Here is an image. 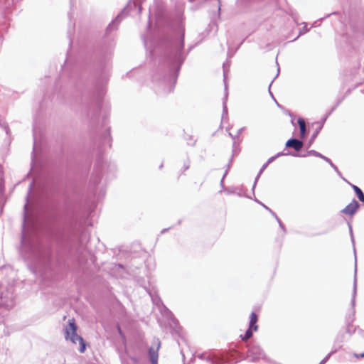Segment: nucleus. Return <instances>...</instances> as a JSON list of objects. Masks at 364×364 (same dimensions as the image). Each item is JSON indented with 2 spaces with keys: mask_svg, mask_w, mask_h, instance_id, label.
Wrapping results in <instances>:
<instances>
[{
  "mask_svg": "<svg viewBox=\"0 0 364 364\" xmlns=\"http://www.w3.org/2000/svg\"><path fill=\"white\" fill-rule=\"evenodd\" d=\"M112 53L113 48L111 46L102 48L97 51L93 63L95 77L93 87L90 90H85L80 97L81 113L89 123L94 134V143L97 146L100 152H102L107 146L110 148L112 142L108 118L103 116L100 122V112L109 77Z\"/></svg>",
  "mask_w": 364,
  "mask_h": 364,
  "instance_id": "nucleus-1",
  "label": "nucleus"
},
{
  "mask_svg": "<svg viewBox=\"0 0 364 364\" xmlns=\"http://www.w3.org/2000/svg\"><path fill=\"white\" fill-rule=\"evenodd\" d=\"M184 28L179 25L178 31L173 35H164L150 50L152 58L159 55L160 73L153 76V80L159 81L164 93L172 92L175 88L182 65L194 46L184 50Z\"/></svg>",
  "mask_w": 364,
  "mask_h": 364,
  "instance_id": "nucleus-2",
  "label": "nucleus"
},
{
  "mask_svg": "<svg viewBox=\"0 0 364 364\" xmlns=\"http://www.w3.org/2000/svg\"><path fill=\"white\" fill-rule=\"evenodd\" d=\"M34 186V181H33L28 186V193L26 196V203L23 206V222H22V232L21 239L20 253L25 259H30L35 257L38 255V250L36 244L33 240L26 235V227L28 220L29 215V201L30 196L32 193Z\"/></svg>",
  "mask_w": 364,
  "mask_h": 364,
  "instance_id": "nucleus-3",
  "label": "nucleus"
},
{
  "mask_svg": "<svg viewBox=\"0 0 364 364\" xmlns=\"http://www.w3.org/2000/svg\"><path fill=\"white\" fill-rule=\"evenodd\" d=\"M106 170V179L114 176L116 171V166L114 164H108L105 162L101 156H98L96 159L92 174L90 178V187L92 191L95 192L97 186L99 185L102 181Z\"/></svg>",
  "mask_w": 364,
  "mask_h": 364,
  "instance_id": "nucleus-4",
  "label": "nucleus"
},
{
  "mask_svg": "<svg viewBox=\"0 0 364 364\" xmlns=\"http://www.w3.org/2000/svg\"><path fill=\"white\" fill-rule=\"evenodd\" d=\"M62 183V176L60 170H55L46 176L42 184V193L53 195L56 193Z\"/></svg>",
  "mask_w": 364,
  "mask_h": 364,
  "instance_id": "nucleus-5",
  "label": "nucleus"
},
{
  "mask_svg": "<svg viewBox=\"0 0 364 364\" xmlns=\"http://www.w3.org/2000/svg\"><path fill=\"white\" fill-rule=\"evenodd\" d=\"M65 337L66 340H70L73 343H79L80 348L79 351L84 353L86 349L85 343L81 336L77 333V326L75 323V320L70 319L68 321V325L65 328Z\"/></svg>",
  "mask_w": 364,
  "mask_h": 364,
  "instance_id": "nucleus-6",
  "label": "nucleus"
},
{
  "mask_svg": "<svg viewBox=\"0 0 364 364\" xmlns=\"http://www.w3.org/2000/svg\"><path fill=\"white\" fill-rule=\"evenodd\" d=\"M14 290L13 284H0V307H4L7 309L14 307L15 305Z\"/></svg>",
  "mask_w": 364,
  "mask_h": 364,
  "instance_id": "nucleus-7",
  "label": "nucleus"
},
{
  "mask_svg": "<svg viewBox=\"0 0 364 364\" xmlns=\"http://www.w3.org/2000/svg\"><path fill=\"white\" fill-rule=\"evenodd\" d=\"M245 348H247V358L250 360L256 362L262 359L266 362L269 361V358L265 355L264 350L257 342L252 341L250 343H247Z\"/></svg>",
  "mask_w": 364,
  "mask_h": 364,
  "instance_id": "nucleus-8",
  "label": "nucleus"
},
{
  "mask_svg": "<svg viewBox=\"0 0 364 364\" xmlns=\"http://www.w3.org/2000/svg\"><path fill=\"white\" fill-rule=\"evenodd\" d=\"M198 358L209 363L210 364H230L223 356L218 358L215 355L204 352L198 355Z\"/></svg>",
  "mask_w": 364,
  "mask_h": 364,
  "instance_id": "nucleus-9",
  "label": "nucleus"
},
{
  "mask_svg": "<svg viewBox=\"0 0 364 364\" xmlns=\"http://www.w3.org/2000/svg\"><path fill=\"white\" fill-rule=\"evenodd\" d=\"M154 345L148 349V356L151 364H158L159 350L161 347V341L159 338L154 340Z\"/></svg>",
  "mask_w": 364,
  "mask_h": 364,
  "instance_id": "nucleus-10",
  "label": "nucleus"
},
{
  "mask_svg": "<svg viewBox=\"0 0 364 364\" xmlns=\"http://www.w3.org/2000/svg\"><path fill=\"white\" fill-rule=\"evenodd\" d=\"M345 340V333H339L338 336H336L335 339V345L338 344V348H336L334 350H331L318 364H325L330 357L336 353L339 348H341V346L340 345L341 343H343Z\"/></svg>",
  "mask_w": 364,
  "mask_h": 364,
  "instance_id": "nucleus-11",
  "label": "nucleus"
},
{
  "mask_svg": "<svg viewBox=\"0 0 364 364\" xmlns=\"http://www.w3.org/2000/svg\"><path fill=\"white\" fill-rule=\"evenodd\" d=\"M225 63H223V76H224V85H225V93L224 98L223 102V116L222 119H224L228 116V107H227V100L228 96V83L226 81V72L225 70Z\"/></svg>",
  "mask_w": 364,
  "mask_h": 364,
  "instance_id": "nucleus-12",
  "label": "nucleus"
},
{
  "mask_svg": "<svg viewBox=\"0 0 364 364\" xmlns=\"http://www.w3.org/2000/svg\"><path fill=\"white\" fill-rule=\"evenodd\" d=\"M303 146H304L303 141L296 138H294V137H291L289 139H288L285 144L286 148L294 149L295 151V153H297L299 151H301Z\"/></svg>",
  "mask_w": 364,
  "mask_h": 364,
  "instance_id": "nucleus-13",
  "label": "nucleus"
},
{
  "mask_svg": "<svg viewBox=\"0 0 364 364\" xmlns=\"http://www.w3.org/2000/svg\"><path fill=\"white\" fill-rule=\"evenodd\" d=\"M359 208V203L355 199H353V200L341 210V213L348 215H353Z\"/></svg>",
  "mask_w": 364,
  "mask_h": 364,
  "instance_id": "nucleus-14",
  "label": "nucleus"
},
{
  "mask_svg": "<svg viewBox=\"0 0 364 364\" xmlns=\"http://www.w3.org/2000/svg\"><path fill=\"white\" fill-rule=\"evenodd\" d=\"M124 11H122L114 19H113L107 26L106 28V33H109L112 32V31L117 29V26L121 22L122 18H124Z\"/></svg>",
  "mask_w": 364,
  "mask_h": 364,
  "instance_id": "nucleus-15",
  "label": "nucleus"
},
{
  "mask_svg": "<svg viewBox=\"0 0 364 364\" xmlns=\"http://www.w3.org/2000/svg\"><path fill=\"white\" fill-rule=\"evenodd\" d=\"M291 156H294V157H304V158L307 157L309 156H316V157H318V158L322 157V154L321 153H319L317 151L314 150V149L307 151L306 154L293 153V154H291Z\"/></svg>",
  "mask_w": 364,
  "mask_h": 364,
  "instance_id": "nucleus-16",
  "label": "nucleus"
},
{
  "mask_svg": "<svg viewBox=\"0 0 364 364\" xmlns=\"http://www.w3.org/2000/svg\"><path fill=\"white\" fill-rule=\"evenodd\" d=\"M36 132H33V153L31 156V169H34L37 166V157L36 155Z\"/></svg>",
  "mask_w": 364,
  "mask_h": 364,
  "instance_id": "nucleus-17",
  "label": "nucleus"
},
{
  "mask_svg": "<svg viewBox=\"0 0 364 364\" xmlns=\"http://www.w3.org/2000/svg\"><path fill=\"white\" fill-rule=\"evenodd\" d=\"M255 331L253 328H251V327L249 326L245 333L243 335H240V338L245 346L247 345V343L250 342L248 340L252 336Z\"/></svg>",
  "mask_w": 364,
  "mask_h": 364,
  "instance_id": "nucleus-18",
  "label": "nucleus"
},
{
  "mask_svg": "<svg viewBox=\"0 0 364 364\" xmlns=\"http://www.w3.org/2000/svg\"><path fill=\"white\" fill-rule=\"evenodd\" d=\"M69 21H70V22H69L68 28V37L70 40L69 45L71 46L73 43L72 38L75 33V23L72 22L71 16L70 14H69Z\"/></svg>",
  "mask_w": 364,
  "mask_h": 364,
  "instance_id": "nucleus-19",
  "label": "nucleus"
},
{
  "mask_svg": "<svg viewBox=\"0 0 364 364\" xmlns=\"http://www.w3.org/2000/svg\"><path fill=\"white\" fill-rule=\"evenodd\" d=\"M348 183L351 186V188L353 189L356 196L359 199L360 201L364 203V193L363 191L357 186L350 183V182L347 181Z\"/></svg>",
  "mask_w": 364,
  "mask_h": 364,
  "instance_id": "nucleus-20",
  "label": "nucleus"
},
{
  "mask_svg": "<svg viewBox=\"0 0 364 364\" xmlns=\"http://www.w3.org/2000/svg\"><path fill=\"white\" fill-rule=\"evenodd\" d=\"M258 321V316L255 312H252L250 316V323L249 326L253 328L255 331L258 330V325L257 324Z\"/></svg>",
  "mask_w": 364,
  "mask_h": 364,
  "instance_id": "nucleus-21",
  "label": "nucleus"
},
{
  "mask_svg": "<svg viewBox=\"0 0 364 364\" xmlns=\"http://www.w3.org/2000/svg\"><path fill=\"white\" fill-rule=\"evenodd\" d=\"M322 128H323V125L319 124L318 127L316 129V130L311 134V136L308 141L307 148H309L313 144V143L314 142L315 139H316L317 136L318 135V134L321 132Z\"/></svg>",
  "mask_w": 364,
  "mask_h": 364,
  "instance_id": "nucleus-22",
  "label": "nucleus"
},
{
  "mask_svg": "<svg viewBox=\"0 0 364 364\" xmlns=\"http://www.w3.org/2000/svg\"><path fill=\"white\" fill-rule=\"evenodd\" d=\"M297 123L300 129V135L302 139H304L306 136V123L303 118L299 117L298 119Z\"/></svg>",
  "mask_w": 364,
  "mask_h": 364,
  "instance_id": "nucleus-23",
  "label": "nucleus"
},
{
  "mask_svg": "<svg viewBox=\"0 0 364 364\" xmlns=\"http://www.w3.org/2000/svg\"><path fill=\"white\" fill-rule=\"evenodd\" d=\"M356 294H357V282H356V277H355L354 282H353L352 299H351V304H352L353 308H354V306L355 305Z\"/></svg>",
  "mask_w": 364,
  "mask_h": 364,
  "instance_id": "nucleus-24",
  "label": "nucleus"
},
{
  "mask_svg": "<svg viewBox=\"0 0 364 364\" xmlns=\"http://www.w3.org/2000/svg\"><path fill=\"white\" fill-rule=\"evenodd\" d=\"M268 165L269 164H267V163L264 164L262 165V166L261 167L260 170L259 171V173H258L257 176L255 178V182H254V184H253V186H252V191L253 192H254L255 188L256 186V184H257L258 178H259V176L262 173V172L267 168Z\"/></svg>",
  "mask_w": 364,
  "mask_h": 364,
  "instance_id": "nucleus-25",
  "label": "nucleus"
},
{
  "mask_svg": "<svg viewBox=\"0 0 364 364\" xmlns=\"http://www.w3.org/2000/svg\"><path fill=\"white\" fill-rule=\"evenodd\" d=\"M185 140L187 141L188 145L194 146L196 143V140L193 139V136L190 134H185Z\"/></svg>",
  "mask_w": 364,
  "mask_h": 364,
  "instance_id": "nucleus-26",
  "label": "nucleus"
},
{
  "mask_svg": "<svg viewBox=\"0 0 364 364\" xmlns=\"http://www.w3.org/2000/svg\"><path fill=\"white\" fill-rule=\"evenodd\" d=\"M165 316L167 317H170L172 319L173 323L176 325L178 323V321L176 318L173 317V314L171 311L167 309L165 306H164Z\"/></svg>",
  "mask_w": 364,
  "mask_h": 364,
  "instance_id": "nucleus-27",
  "label": "nucleus"
},
{
  "mask_svg": "<svg viewBox=\"0 0 364 364\" xmlns=\"http://www.w3.org/2000/svg\"><path fill=\"white\" fill-rule=\"evenodd\" d=\"M233 158L232 156L230 157V159H229V161H228V164H227L226 166V169L225 171V173L223 174V178H225L226 177V176L228 175V171L232 164V161H233Z\"/></svg>",
  "mask_w": 364,
  "mask_h": 364,
  "instance_id": "nucleus-28",
  "label": "nucleus"
},
{
  "mask_svg": "<svg viewBox=\"0 0 364 364\" xmlns=\"http://www.w3.org/2000/svg\"><path fill=\"white\" fill-rule=\"evenodd\" d=\"M240 152V149L237 148L236 146V142L235 141H233L232 144V157L237 156Z\"/></svg>",
  "mask_w": 364,
  "mask_h": 364,
  "instance_id": "nucleus-29",
  "label": "nucleus"
},
{
  "mask_svg": "<svg viewBox=\"0 0 364 364\" xmlns=\"http://www.w3.org/2000/svg\"><path fill=\"white\" fill-rule=\"evenodd\" d=\"M348 228H349V232H350V235L351 242L354 245L355 240H354V236H353L352 225H351V224L350 223H348Z\"/></svg>",
  "mask_w": 364,
  "mask_h": 364,
  "instance_id": "nucleus-30",
  "label": "nucleus"
},
{
  "mask_svg": "<svg viewBox=\"0 0 364 364\" xmlns=\"http://www.w3.org/2000/svg\"><path fill=\"white\" fill-rule=\"evenodd\" d=\"M279 68H278V69H277V73L275 77L272 80V82H270V84L269 85V93L271 95V97L274 99V100H275V98H274L273 94L272 93V92L270 91V87H271L272 84L273 83L274 80L279 75Z\"/></svg>",
  "mask_w": 364,
  "mask_h": 364,
  "instance_id": "nucleus-31",
  "label": "nucleus"
},
{
  "mask_svg": "<svg viewBox=\"0 0 364 364\" xmlns=\"http://www.w3.org/2000/svg\"><path fill=\"white\" fill-rule=\"evenodd\" d=\"M276 220L277 221L280 228L285 233L287 232V230H286L284 225L282 223V220L279 219V218H278Z\"/></svg>",
  "mask_w": 364,
  "mask_h": 364,
  "instance_id": "nucleus-32",
  "label": "nucleus"
},
{
  "mask_svg": "<svg viewBox=\"0 0 364 364\" xmlns=\"http://www.w3.org/2000/svg\"><path fill=\"white\" fill-rule=\"evenodd\" d=\"M352 327H353L352 325L348 323V326H347V328H346L345 333H348L350 336L352 335L355 332V330H353V331L351 330Z\"/></svg>",
  "mask_w": 364,
  "mask_h": 364,
  "instance_id": "nucleus-33",
  "label": "nucleus"
},
{
  "mask_svg": "<svg viewBox=\"0 0 364 364\" xmlns=\"http://www.w3.org/2000/svg\"><path fill=\"white\" fill-rule=\"evenodd\" d=\"M14 0H11L13 2ZM11 0H0V4H2L5 8H7L10 5Z\"/></svg>",
  "mask_w": 364,
  "mask_h": 364,
  "instance_id": "nucleus-34",
  "label": "nucleus"
},
{
  "mask_svg": "<svg viewBox=\"0 0 364 364\" xmlns=\"http://www.w3.org/2000/svg\"><path fill=\"white\" fill-rule=\"evenodd\" d=\"M294 152H284V151H280V152H278L277 154H275L277 159L279 156H288V155H290L291 156V154H293Z\"/></svg>",
  "mask_w": 364,
  "mask_h": 364,
  "instance_id": "nucleus-35",
  "label": "nucleus"
},
{
  "mask_svg": "<svg viewBox=\"0 0 364 364\" xmlns=\"http://www.w3.org/2000/svg\"><path fill=\"white\" fill-rule=\"evenodd\" d=\"M309 31V28L307 27V25L305 24L304 26L300 30L299 35H303L307 33Z\"/></svg>",
  "mask_w": 364,
  "mask_h": 364,
  "instance_id": "nucleus-36",
  "label": "nucleus"
},
{
  "mask_svg": "<svg viewBox=\"0 0 364 364\" xmlns=\"http://www.w3.org/2000/svg\"><path fill=\"white\" fill-rule=\"evenodd\" d=\"M190 167V161L189 160H187V161H186L183 164V171H185L186 170H188Z\"/></svg>",
  "mask_w": 364,
  "mask_h": 364,
  "instance_id": "nucleus-37",
  "label": "nucleus"
},
{
  "mask_svg": "<svg viewBox=\"0 0 364 364\" xmlns=\"http://www.w3.org/2000/svg\"><path fill=\"white\" fill-rule=\"evenodd\" d=\"M277 159V157L276 156H271L270 158H269V159L267 161V164H269L271 163H272L273 161H274L275 160Z\"/></svg>",
  "mask_w": 364,
  "mask_h": 364,
  "instance_id": "nucleus-38",
  "label": "nucleus"
},
{
  "mask_svg": "<svg viewBox=\"0 0 364 364\" xmlns=\"http://www.w3.org/2000/svg\"><path fill=\"white\" fill-rule=\"evenodd\" d=\"M331 115V112H328L325 117L321 119V122L320 124H322L323 126L324 122L327 119V118Z\"/></svg>",
  "mask_w": 364,
  "mask_h": 364,
  "instance_id": "nucleus-39",
  "label": "nucleus"
},
{
  "mask_svg": "<svg viewBox=\"0 0 364 364\" xmlns=\"http://www.w3.org/2000/svg\"><path fill=\"white\" fill-rule=\"evenodd\" d=\"M217 4V9H218V16H220V0H214Z\"/></svg>",
  "mask_w": 364,
  "mask_h": 364,
  "instance_id": "nucleus-40",
  "label": "nucleus"
},
{
  "mask_svg": "<svg viewBox=\"0 0 364 364\" xmlns=\"http://www.w3.org/2000/svg\"><path fill=\"white\" fill-rule=\"evenodd\" d=\"M117 331H118L119 334L120 335V336L122 338H124V335L119 325L117 326Z\"/></svg>",
  "mask_w": 364,
  "mask_h": 364,
  "instance_id": "nucleus-41",
  "label": "nucleus"
},
{
  "mask_svg": "<svg viewBox=\"0 0 364 364\" xmlns=\"http://www.w3.org/2000/svg\"><path fill=\"white\" fill-rule=\"evenodd\" d=\"M354 356L357 358H364V353H355Z\"/></svg>",
  "mask_w": 364,
  "mask_h": 364,
  "instance_id": "nucleus-42",
  "label": "nucleus"
},
{
  "mask_svg": "<svg viewBox=\"0 0 364 364\" xmlns=\"http://www.w3.org/2000/svg\"><path fill=\"white\" fill-rule=\"evenodd\" d=\"M321 159H322L323 160L326 161L328 164H329L331 161V160L329 158L326 157V156H324L323 154H322V157Z\"/></svg>",
  "mask_w": 364,
  "mask_h": 364,
  "instance_id": "nucleus-43",
  "label": "nucleus"
},
{
  "mask_svg": "<svg viewBox=\"0 0 364 364\" xmlns=\"http://www.w3.org/2000/svg\"><path fill=\"white\" fill-rule=\"evenodd\" d=\"M336 172V173L341 178H343L344 181H347L342 176V173L341 172L339 171V169L338 168L337 171H335Z\"/></svg>",
  "mask_w": 364,
  "mask_h": 364,
  "instance_id": "nucleus-44",
  "label": "nucleus"
},
{
  "mask_svg": "<svg viewBox=\"0 0 364 364\" xmlns=\"http://www.w3.org/2000/svg\"><path fill=\"white\" fill-rule=\"evenodd\" d=\"M130 359L134 363H137L139 362V359L136 357H131Z\"/></svg>",
  "mask_w": 364,
  "mask_h": 364,
  "instance_id": "nucleus-45",
  "label": "nucleus"
},
{
  "mask_svg": "<svg viewBox=\"0 0 364 364\" xmlns=\"http://www.w3.org/2000/svg\"><path fill=\"white\" fill-rule=\"evenodd\" d=\"M344 100V97H341V99H338L336 104L335 105L336 107H338Z\"/></svg>",
  "mask_w": 364,
  "mask_h": 364,
  "instance_id": "nucleus-46",
  "label": "nucleus"
},
{
  "mask_svg": "<svg viewBox=\"0 0 364 364\" xmlns=\"http://www.w3.org/2000/svg\"><path fill=\"white\" fill-rule=\"evenodd\" d=\"M224 179H225V178H223V177H222V178H221V180H220V186L222 187V188H225V186H224Z\"/></svg>",
  "mask_w": 364,
  "mask_h": 364,
  "instance_id": "nucleus-47",
  "label": "nucleus"
},
{
  "mask_svg": "<svg viewBox=\"0 0 364 364\" xmlns=\"http://www.w3.org/2000/svg\"><path fill=\"white\" fill-rule=\"evenodd\" d=\"M271 215L277 220L279 217L277 216V215L272 210L271 211Z\"/></svg>",
  "mask_w": 364,
  "mask_h": 364,
  "instance_id": "nucleus-48",
  "label": "nucleus"
},
{
  "mask_svg": "<svg viewBox=\"0 0 364 364\" xmlns=\"http://www.w3.org/2000/svg\"><path fill=\"white\" fill-rule=\"evenodd\" d=\"M244 129H245L244 127H242L240 129H238L237 133V136H238L239 134H240L242 133V132L244 130Z\"/></svg>",
  "mask_w": 364,
  "mask_h": 364,
  "instance_id": "nucleus-49",
  "label": "nucleus"
},
{
  "mask_svg": "<svg viewBox=\"0 0 364 364\" xmlns=\"http://www.w3.org/2000/svg\"><path fill=\"white\" fill-rule=\"evenodd\" d=\"M359 333L363 338H364V331L359 329Z\"/></svg>",
  "mask_w": 364,
  "mask_h": 364,
  "instance_id": "nucleus-50",
  "label": "nucleus"
},
{
  "mask_svg": "<svg viewBox=\"0 0 364 364\" xmlns=\"http://www.w3.org/2000/svg\"><path fill=\"white\" fill-rule=\"evenodd\" d=\"M336 107H337L333 106V107L331 109V110H330L328 112H331V114H332V112H333L336 109Z\"/></svg>",
  "mask_w": 364,
  "mask_h": 364,
  "instance_id": "nucleus-51",
  "label": "nucleus"
},
{
  "mask_svg": "<svg viewBox=\"0 0 364 364\" xmlns=\"http://www.w3.org/2000/svg\"><path fill=\"white\" fill-rule=\"evenodd\" d=\"M229 136H230L232 139H234V140L235 139V137L237 136V135H236V136H234V135H232L230 132H229Z\"/></svg>",
  "mask_w": 364,
  "mask_h": 364,
  "instance_id": "nucleus-52",
  "label": "nucleus"
},
{
  "mask_svg": "<svg viewBox=\"0 0 364 364\" xmlns=\"http://www.w3.org/2000/svg\"><path fill=\"white\" fill-rule=\"evenodd\" d=\"M261 205H262L264 208H265L266 210L269 209V207H267V206L265 204H264V203H261Z\"/></svg>",
  "mask_w": 364,
  "mask_h": 364,
  "instance_id": "nucleus-53",
  "label": "nucleus"
},
{
  "mask_svg": "<svg viewBox=\"0 0 364 364\" xmlns=\"http://www.w3.org/2000/svg\"><path fill=\"white\" fill-rule=\"evenodd\" d=\"M235 190H237V188H235L234 191H228V194L234 193H235Z\"/></svg>",
  "mask_w": 364,
  "mask_h": 364,
  "instance_id": "nucleus-54",
  "label": "nucleus"
},
{
  "mask_svg": "<svg viewBox=\"0 0 364 364\" xmlns=\"http://www.w3.org/2000/svg\"><path fill=\"white\" fill-rule=\"evenodd\" d=\"M334 171H337L338 167L334 164L333 166H331Z\"/></svg>",
  "mask_w": 364,
  "mask_h": 364,
  "instance_id": "nucleus-55",
  "label": "nucleus"
},
{
  "mask_svg": "<svg viewBox=\"0 0 364 364\" xmlns=\"http://www.w3.org/2000/svg\"><path fill=\"white\" fill-rule=\"evenodd\" d=\"M255 200L259 204L261 205V203H262V202H260L259 200H257V198H255Z\"/></svg>",
  "mask_w": 364,
  "mask_h": 364,
  "instance_id": "nucleus-56",
  "label": "nucleus"
},
{
  "mask_svg": "<svg viewBox=\"0 0 364 364\" xmlns=\"http://www.w3.org/2000/svg\"><path fill=\"white\" fill-rule=\"evenodd\" d=\"M255 200L259 204L261 205V203H262V202H260L259 200H257V198H255Z\"/></svg>",
  "mask_w": 364,
  "mask_h": 364,
  "instance_id": "nucleus-57",
  "label": "nucleus"
},
{
  "mask_svg": "<svg viewBox=\"0 0 364 364\" xmlns=\"http://www.w3.org/2000/svg\"><path fill=\"white\" fill-rule=\"evenodd\" d=\"M5 129H6V134H8V132H9V127H8V126H6V127H5Z\"/></svg>",
  "mask_w": 364,
  "mask_h": 364,
  "instance_id": "nucleus-58",
  "label": "nucleus"
},
{
  "mask_svg": "<svg viewBox=\"0 0 364 364\" xmlns=\"http://www.w3.org/2000/svg\"><path fill=\"white\" fill-rule=\"evenodd\" d=\"M167 230H168V229H166H166H164V230L161 231V233H164V232H166Z\"/></svg>",
  "mask_w": 364,
  "mask_h": 364,
  "instance_id": "nucleus-59",
  "label": "nucleus"
},
{
  "mask_svg": "<svg viewBox=\"0 0 364 364\" xmlns=\"http://www.w3.org/2000/svg\"><path fill=\"white\" fill-rule=\"evenodd\" d=\"M274 101H275V102H276L277 105L279 107H281V105L277 102V101L276 100H275Z\"/></svg>",
  "mask_w": 364,
  "mask_h": 364,
  "instance_id": "nucleus-60",
  "label": "nucleus"
},
{
  "mask_svg": "<svg viewBox=\"0 0 364 364\" xmlns=\"http://www.w3.org/2000/svg\"><path fill=\"white\" fill-rule=\"evenodd\" d=\"M331 166H333L334 164L332 162V161L328 164Z\"/></svg>",
  "mask_w": 364,
  "mask_h": 364,
  "instance_id": "nucleus-61",
  "label": "nucleus"
},
{
  "mask_svg": "<svg viewBox=\"0 0 364 364\" xmlns=\"http://www.w3.org/2000/svg\"><path fill=\"white\" fill-rule=\"evenodd\" d=\"M316 21H315L314 23H312V26H316Z\"/></svg>",
  "mask_w": 364,
  "mask_h": 364,
  "instance_id": "nucleus-62",
  "label": "nucleus"
},
{
  "mask_svg": "<svg viewBox=\"0 0 364 364\" xmlns=\"http://www.w3.org/2000/svg\"><path fill=\"white\" fill-rule=\"evenodd\" d=\"M237 194L239 196H242V194H240V192H237Z\"/></svg>",
  "mask_w": 364,
  "mask_h": 364,
  "instance_id": "nucleus-63",
  "label": "nucleus"
},
{
  "mask_svg": "<svg viewBox=\"0 0 364 364\" xmlns=\"http://www.w3.org/2000/svg\"><path fill=\"white\" fill-rule=\"evenodd\" d=\"M291 122L292 124H293L294 126H295L294 122V120H293V119H291Z\"/></svg>",
  "mask_w": 364,
  "mask_h": 364,
  "instance_id": "nucleus-64",
  "label": "nucleus"
}]
</instances>
